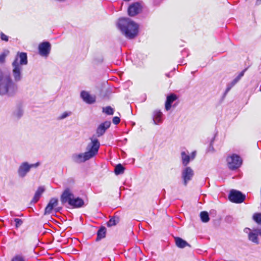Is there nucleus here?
Here are the masks:
<instances>
[{
    "mask_svg": "<svg viewBox=\"0 0 261 261\" xmlns=\"http://www.w3.org/2000/svg\"><path fill=\"white\" fill-rule=\"evenodd\" d=\"M1 39L2 40L5 41H8L9 38H8V36L6 35L4 33L1 32Z\"/></svg>",
    "mask_w": 261,
    "mask_h": 261,
    "instance_id": "obj_33",
    "label": "nucleus"
},
{
    "mask_svg": "<svg viewBox=\"0 0 261 261\" xmlns=\"http://www.w3.org/2000/svg\"><path fill=\"white\" fill-rule=\"evenodd\" d=\"M200 217L201 220L204 223H206L210 220L209 215L207 212H201L200 214Z\"/></svg>",
    "mask_w": 261,
    "mask_h": 261,
    "instance_id": "obj_23",
    "label": "nucleus"
},
{
    "mask_svg": "<svg viewBox=\"0 0 261 261\" xmlns=\"http://www.w3.org/2000/svg\"><path fill=\"white\" fill-rule=\"evenodd\" d=\"M245 195L236 190H230L228 196L229 200L231 202L236 203H241L243 202L245 199Z\"/></svg>",
    "mask_w": 261,
    "mask_h": 261,
    "instance_id": "obj_6",
    "label": "nucleus"
},
{
    "mask_svg": "<svg viewBox=\"0 0 261 261\" xmlns=\"http://www.w3.org/2000/svg\"><path fill=\"white\" fill-rule=\"evenodd\" d=\"M28 64V57L25 53L18 52L12 63V75L5 73L0 69V96L7 97L15 96L18 91L16 83L21 81L23 77L22 65Z\"/></svg>",
    "mask_w": 261,
    "mask_h": 261,
    "instance_id": "obj_1",
    "label": "nucleus"
},
{
    "mask_svg": "<svg viewBox=\"0 0 261 261\" xmlns=\"http://www.w3.org/2000/svg\"><path fill=\"white\" fill-rule=\"evenodd\" d=\"M124 167L121 164H119L115 166L114 172L116 175H119L124 172Z\"/></svg>",
    "mask_w": 261,
    "mask_h": 261,
    "instance_id": "obj_24",
    "label": "nucleus"
},
{
    "mask_svg": "<svg viewBox=\"0 0 261 261\" xmlns=\"http://www.w3.org/2000/svg\"><path fill=\"white\" fill-rule=\"evenodd\" d=\"M163 113L159 110H155L153 112V122L155 125H158L162 122Z\"/></svg>",
    "mask_w": 261,
    "mask_h": 261,
    "instance_id": "obj_17",
    "label": "nucleus"
},
{
    "mask_svg": "<svg viewBox=\"0 0 261 261\" xmlns=\"http://www.w3.org/2000/svg\"><path fill=\"white\" fill-rule=\"evenodd\" d=\"M177 98V96L174 94H171L167 96V99L165 102V109L167 111H169L171 107V104Z\"/></svg>",
    "mask_w": 261,
    "mask_h": 261,
    "instance_id": "obj_16",
    "label": "nucleus"
},
{
    "mask_svg": "<svg viewBox=\"0 0 261 261\" xmlns=\"http://www.w3.org/2000/svg\"><path fill=\"white\" fill-rule=\"evenodd\" d=\"M30 170L29 163L27 162H22L17 170L18 176L20 178H24Z\"/></svg>",
    "mask_w": 261,
    "mask_h": 261,
    "instance_id": "obj_10",
    "label": "nucleus"
},
{
    "mask_svg": "<svg viewBox=\"0 0 261 261\" xmlns=\"http://www.w3.org/2000/svg\"><path fill=\"white\" fill-rule=\"evenodd\" d=\"M175 241L176 245L179 248H184L186 246H191L187 241L179 237L175 238Z\"/></svg>",
    "mask_w": 261,
    "mask_h": 261,
    "instance_id": "obj_19",
    "label": "nucleus"
},
{
    "mask_svg": "<svg viewBox=\"0 0 261 261\" xmlns=\"http://www.w3.org/2000/svg\"><path fill=\"white\" fill-rule=\"evenodd\" d=\"M261 4V0H256V5H259Z\"/></svg>",
    "mask_w": 261,
    "mask_h": 261,
    "instance_id": "obj_38",
    "label": "nucleus"
},
{
    "mask_svg": "<svg viewBox=\"0 0 261 261\" xmlns=\"http://www.w3.org/2000/svg\"><path fill=\"white\" fill-rule=\"evenodd\" d=\"M60 200L63 204L67 203L73 208H79L84 205V200L80 198H74V194L69 188H66L63 192Z\"/></svg>",
    "mask_w": 261,
    "mask_h": 261,
    "instance_id": "obj_3",
    "label": "nucleus"
},
{
    "mask_svg": "<svg viewBox=\"0 0 261 261\" xmlns=\"http://www.w3.org/2000/svg\"><path fill=\"white\" fill-rule=\"evenodd\" d=\"M253 220L258 225H261V213H255L253 215Z\"/></svg>",
    "mask_w": 261,
    "mask_h": 261,
    "instance_id": "obj_25",
    "label": "nucleus"
},
{
    "mask_svg": "<svg viewBox=\"0 0 261 261\" xmlns=\"http://www.w3.org/2000/svg\"><path fill=\"white\" fill-rule=\"evenodd\" d=\"M58 204V199L56 198H52L50 199L48 203L44 210V215L50 214L54 208H55Z\"/></svg>",
    "mask_w": 261,
    "mask_h": 261,
    "instance_id": "obj_14",
    "label": "nucleus"
},
{
    "mask_svg": "<svg viewBox=\"0 0 261 261\" xmlns=\"http://www.w3.org/2000/svg\"><path fill=\"white\" fill-rule=\"evenodd\" d=\"M11 261H25L24 257L20 255H15L12 258Z\"/></svg>",
    "mask_w": 261,
    "mask_h": 261,
    "instance_id": "obj_30",
    "label": "nucleus"
},
{
    "mask_svg": "<svg viewBox=\"0 0 261 261\" xmlns=\"http://www.w3.org/2000/svg\"><path fill=\"white\" fill-rule=\"evenodd\" d=\"M245 70L242 71L239 75L238 76L233 80L232 81V85H235L239 80L244 75Z\"/></svg>",
    "mask_w": 261,
    "mask_h": 261,
    "instance_id": "obj_29",
    "label": "nucleus"
},
{
    "mask_svg": "<svg viewBox=\"0 0 261 261\" xmlns=\"http://www.w3.org/2000/svg\"><path fill=\"white\" fill-rule=\"evenodd\" d=\"M60 209V208H59V207H58V208H55V211H56V212H59Z\"/></svg>",
    "mask_w": 261,
    "mask_h": 261,
    "instance_id": "obj_40",
    "label": "nucleus"
},
{
    "mask_svg": "<svg viewBox=\"0 0 261 261\" xmlns=\"http://www.w3.org/2000/svg\"><path fill=\"white\" fill-rule=\"evenodd\" d=\"M106 234V228L104 226H101L97 232L96 241H98L105 238Z\"/></svg>",
    "mask_w": 261,
    "mask_h": 261,
    "instance_id": "obj_21",
    "label": "nucleus"
},
{
    "mask_svg": "<svg viewBox=\"0 0 261 261\" xmlns=\"http://www.w3.org/2000/svg\"><path fill=\"white\" fill-rule=\"evenodd\" d=\"M194 175V170L190 167H185L181 171V178L184 186H187L189 181L192 180Z\"/></svg>",
    "mask_w": 261,
    "mask_h": 261,
    "instance_id": "obj_8",
    "label": "nucleus"
},
{
    "mask_svg": "<svg viewBox=\"0 0 261 261\" xmlns=\"http://www.w3.org/2000/svg\"><path fill=\"white\" fill-rule=\"evenodd\" d=\"M118 221H116L115 218H111L109 221L107 222V225L109 227L114 226L116 225Z\"/></svg>",
    "mask_w": 261,
    "mask_h": 261,
    "instance_id": "obj_27",
    "label": "nucleus"
},
{
    "mask_svg": "<svg viewBox=\"0 0 261 261\" xmlns=\"http://www.w3.org/2000/svg\"><path fill=\"white\" fill-rule=\"evenodd\" d=\"M214 138H213L210 143V148H212L213 149V147L212 146V143L214 141Z\"/></svg>",
    "mask_w": 261,
    "mask_h": 261,
    "instance_id": "obj_39",
    "label": "nucleus"
},
{
    "mask_svg": "<svg viewBox=\"0 0 261 261\" xmlns=\"http://www.w3.org/2000/svg\"><path fill=\"white\" fill-rule=\"evenodd\" d=\"M111 125V122L106 121L99 125L96 129V136L97 137L102 136Z\"/></svg>",
    "mask_w": 261,
    "mask_h": 261,
    "instance_id": "obj_13",
    "label": "nucleus"
},
{
    "mask_svg": "<svg viewBox=\"0 0 261 261\" xmlns=\"http://www.w3.org/2000/svg\"><path fill=\"white\" fill-rule=\"evenodd\" d=\"M71 115V112H64L59 117V119L62 120L66 118V117Z\"/></svg>",
    "mask_w": 261,
    "mask_h": 261,
    "instance_id": "obj_28",
    "label": "nucleus"
},
{
    "mask_svg": "<svg viewBox=\"0 0 261 261\" xmlns=\"http://www.w3.org/2000/svg\"><path fill=\"white\" fill-rule=\"evenodd\" d=\"M196 152L195 151H193L192 153H191V155H190L192 161L195 159V158L196 156Z\"/></svg>",
    "mask_w": 261,
    "mask_h": 261,
    "instance_id": "obj_37",
    "label": "nucleus"
},
{
    "mask_svg": "<svg viewBox=\"0 0 261 261\" xmlns=\"http://www.w3.org/2000/svg\"><path fill=\"white\" fill-rule=\"evenodd\" d=\"M118 27L122 33L128 39H134L138 34V24L129 18H120Z\"/></svg>",
    "mask_w": 261,
    "mask_h": 261,
    "instance_id": "obj_2",
    "label": "nucleus"
},
{
    "mask_svg": "<svg viewBox=\"0 0 261 261\" xmlns=\"http://www.w3.org/2000/svg\"><path fill=\"white\" fill-rule=\"evenodd\" d=\"M102 112L109 115H112L114 114V109L110 106H107L103 108Z\"/></svg>",
    "mask_w": 261,
    "mask_h": 261,
    "instance_id": "obj_26",
    "label": "nucleus"
},
{
    "mask_svg": "<svg viewBox=\"0 0 261 261\" xmlns=\"http://www.w3.org/2000/svg\"><path fill=\"white\" fill-rule=\"evenodd\" d=\"M44 191V189L43 187H39L36 192H35V195L33 199L32 200V202H33L34 203H36L40 199L42 194L43 193Z\"/></svg>",
    "mask_w": 261,
    "mask_h": 261,
    "instance_id": "obj_20",
    "label": "nucleus"
},
{
    "mask_svg": "<svg viewBox=\"0 0 261 261\" xmlns=\"http://www.w3.org/2000/svg\"><path fill=\"white\" fill-rule=\"evenodd\" d=\"M81 97L85 102L89 104L93 103L96 101L95 96H92L88 92L85 91L81 92Z\"/></svg>",
    "mask_w": 261,
    "mask_h": 261,
    "instance_id": "obj_15",
    "label": "nucleus"
},
{
    "mask_svg": "<svg viewBox=\"0 0 261 261\" xmlns=\"http://www.w3.org/2000/svg\"><path fill=\"white\" fill-rule=\"evenodd\" d=\"M112 121L114 124H118L120 121V119L119 118V117L116 116L113 118Z\"/></svg>",
    "mask_w": 261,
    "mask_h": 261,
    "instance_id": "obj_34",
    "label": "nucleus"
},
{
    "mask_svg": "<svg viewBox=\"0 0 261 261\" xmlns=\"http://www.w3.org/2000/svg\"><path fill=\"white\" fill-rule=\"evenodd\" d=\"M71 158L72 161L77 164L84 163L90 159L86 152L73 154Z\"/></svg>",
    "mask_w": 261,
    "mask_h": 261,
    "instance_id": "obj_12",
    "label": "nucleus"
},
{
    "mask_svg": "<svg viewBox=\"0 0 261 261\" xmlns=\"http://www.w3.org/2000/svg\"><path fill=\"white\" fill-rule=\"evenodd\" d=\"M227 162L228 168L231 170L239 168L242 163V160L240 156L235 154L228 156Z\"/></svg>",
    "mask_w": 261,
    "mask_h": 261,
    "instance_id": "obj_5",
    "label": "nucleus"
},
{
    "mask_svg": "<svg viewBox=\"0 0 261 261\" xmlns=\"http://www.w3.org/2000/svg\"><path fill=\"white\" fill-rule=\"evenodd\" d=\"M70 180L72 181V182H74V180L72 179H71Z\"/></svg>",
    "mask_w": 261,
    "mask_h": 261,
    "instance_id": "obj_41",
    "label": "nucleus"
},
{
    "mask_svg": "<svg viewBox=\"0 0 261 261\" xmlns=\"http://www.w3.org/2000/svg\"><path fill=\"white\" fill-rule=\"evenodd\" d=\"M244 231L248 233V239L249 241L256 244H259L258 236H261V228L251 229L249 228H246Z\"/></svg>",
    "mask_w": 261,
    "mask_h": 261,
    "instance_id": "obj_7",
    "label": "nucleus"
},
{
    "mask_svg": "<svg viewBox=\"0 0 261 261\" xmlns=\"http://www.w3.org/2000/svg\"><path fill=\"white\" fill-rule=\"evenodd\" d=\"M23 115V110L20 107L17 108L13 113V117L18 119Z\"/></svg>",
    "mask_w": 261,
    "mask_h": 261,
    "instance_id": "obj_22",
    "label": "nucleus"
},
{
    "mask_svg": "<svg viewBox=\"0 0 261 261\" xmlns=\"http://www.w3.org/2000/svg\"><path fill=\"white\" fill-rule=\"evenodd\" d=\"M7 56V54H6L5 52H4L0 55V63H3L5 62Z\"/></svg>",
    "mask_w": 261,
    "mask_h": 261,
    "instance_id": "obj_32",
    "label": "nucleus"
},
{
    "mask_svg": "<svg viewBox=\"0 0 261 261\" xmlns=\"http://www.w3.org/2000/svg\"><path fill=\"white\" fill-rule=\"evenodd\" d=\"M90 140L91 142L87 145V151L85 152L89 158L91 159L97 154L100 144L98 140L94 136L90 138Z\"/></svg>",
    "mask_w": 261,
    "mask_h": 261,
    "instance_id": "obj_4",
    "label": "nucleus"
},
{
    "mask_svg": "<svg viewBox=\"0 0 261 261\" xmlns=\"http://www.w3.org/2000/svg\"><path fill=\"white\" fill-rule=\"evenodd\" d=\"M142 10V6L139 2L130 5L128 8V14L130 16H134L139 14Z\"/></svg>",
    "mask_w": 261,
    "mask_h": 261,
    "instance_id": "obj_11",
    "label": "nucleus"
},
{
    "mask_svg": "<svg viewBox=\"0 0 261 261\" xmlns=\"http://www.w3.org/2000/svg\"><path fill=\"white\" fill-rule=\"evenodd\" d=\"M39 54L43 57H47L51 49L49 42L45 41L39 44L38 47Z\"/></svg>",
    "mask_w": 261,
    "mask_h": 261,
    "instance_id": "obj_9",
    "label": "nucleus"
},
{
    "mask_svg": "<svg viewBox=\"0 0 261 261\" xmlns=\"http://www.w3.org/2000/svg\"><path fill=\"white\" fill-rule=\"evenodd\" d=\"M40 163L39 162L35 164H29L30 168L31 169L32 168H37L40 165Z\"/></svg>",
    "mask_w": 261,
    "mask_h": 261,
    "instance_id": "obj_35",
    "label": "nucleus"
},
{
    "mask_svg": "<svg viewBox=\"0 0 261 261\" xmlns=\"http://www.w3.org/2000/svg\"><path fill=\"white\" fill-rule=\"evenodd\" d=\"M234 85H232V82L230 84L228 85L226 89L224 94H226Z\"/></svg>",
    "mask_w": 261,
    "mask_h": 261,
    "instance_id": "obj_36",
    "label": "nucleus"
},
{
    "mask_svg": "<svg viewBox=\"0 0 261 261\" xmlns=\"http://www.w3.org/2000/svg\"><path fill=\"white\" fill-rule=\"evenodd\" d=\"M181 160L182 164L184 166L187 167L191 160L190 155L187 154L186 151L181 152Z\"/></svg>",
    "mask_w": 261,
    "mask_h": 261,
    "instance_id": "obj_18",
    "label": "nucleus"
},
{
    "mask_svg": "<svg viewBox=\"0 0 261 261\" xmlns=\"http://www.w3.org/2000/svg\"><path fill=\"white\" fill-rule=\"evenodd\" d=\"M14 221L15 222V226L16 228L20 227L23 223L22 221L18 218H15Z\"/></svg>",
    "mask_w": 261,
    "mask_h": 261,
    "instance_id": "obj_31",
    "label": "nucleus"
}]
</instances>
